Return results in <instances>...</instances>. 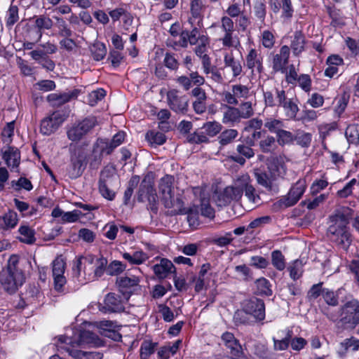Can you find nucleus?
Wrapping results in <instances>:
<instances>
[{"mask_svg":"<svg viewBox=\"0 0 359 359\" xmlns=\"http://www.w3.org/2000/svg\"><path fill=\"white\" fill-rule=\"evenodd\" d=\"M322 296L328 305L335 306L339 303L338 297L332 290L323 289L322 291Z\"/></svg>","mask_w":359,"mask_h":359,"instance_id":"59","label":"nucleus"},{"mask_svg":"<svg viewBox=\"0 0 359 359\" xmlns=\"http://www.w3.org/2000/svg\"><path fill=\"white\" fill-rule=\"evenodd\" d=\"M34 26L38 29V37L36 42L39 41L42 37L44 30L50 29L53 26V20L47 15H41L33 18Z\"/></svg>","mask_w":359,"mask_h":359,"instance_id":"27","label":"nucleus"},{"mask_svg":"<svg viewBox=\"0 0 359 359\" xmlns=\"http://www.w3.org/2000/svg\"><path fill=\"white\" fill-rule=\"evenodd\" d=\"M165 66L170 70H177L179 68L180 63L175 58V55L171 53H166L163 60Z\"/></svg>","mask_w":359,"mask_h":359,"instance_id":"58","label":"nucleus"},{"mask_svg":"<svg viewBox=\"0 0 359 359\" xmlns=\"http://www.w3.org/2000/svg\"><path fill=\"white\" fill-rule=\"evenodd\" d=\"M2 158L8 167L17 168L20 164V152L16 148L8 147L3 152Z\"/></svg>","mask_w":359,"mask_h":359,"instance_id":"29","label":"nucleus"},{"mask_svg":"<svg viewBox=\"0 0 359 359\" xmlns=\"http://www.w3.org/2000/svg\"><path fill=\"white\" fill-rule=\"evenodd\" d=\"M252 146L254 145L245 142L244 137L236 145V151L238 155H232L230 156V158L239 165H243L246 162V159H250L255 156V151L252 148Z\"/></svg>","mask_w":359,"mask_h":359,"instance_id":"14","label":"nucleus"},{"mask_svg":"<svg viewBox=\"0 0 359 359\" xmlns=\"http://www.w3.org/2000/svg\"><path fill=\"white\" fill-rule=\"evenodd\" d=\"M241 118L238 109L234 107H228V109L224 112L223 116V122L230 123L236 122Z\"/></svg>","mask_w":359,"mask_h":359,"instance_id":"49","label":"nucleus"},{"mask_svg":"<svg viewBox=\"0 0 359 359\" xmlns=\"http://www.w3.org/2000/svg\"><path fill=\"white\" fill-rule=\"evenodd\" d=\"M276 141L280 146L290 144L293 141V135L292 134V133H290V131L285 130L283 129H281L276 134Z\"/></svg>","mask_w":359,"mask_h":359,"instance_id":"52","label":"nucleus"},{"mask_svg":"<svg viewBox=\"0 0 359 359\" xmlns=\"http://www.w3.org/2000/svg\"><path fill=\"white\" fill-rule=\"evenodd\" d=\"M257 291L261 294L270 296L272 294L271 285L268 280L264 278H259L255 282Z\"/></svg>","mask_w":359,"mask_h":359,"instance_id":"47","label":"nucleus"},{"mask_svg":"<svg viewBox=\"0 0 359 359\" xmlns=\"http://www.w3.org/2000/svg\"><path fill=\"white\" fill-rule=\"evenodd\" d=\"M278 107H282L285 111V116L288 119H296L297 114L299 111V107L293 98H288L286 94L282 98L278 104Z\"/></svg>","mask_w":359,"mask_h":359,"instance_id":"21","label":"nucleus"},{"mask_svg":"<svg viewBox=\"0 0 359 359\" xmlns=\"http://www.w3.org/2000/svg\"><path fill=\"white\" fill-rule=\"evenodd\" d=\"M90 52L94 60L100 61L106 55L107 48L102 43L97 42L90 47Z\"/></svg>","mask_w":359,"mask_h":359,"instance_id":"41","label":"nucleus"},{"mask_svg":"<svg viewBox=\"0 0 359 359\" xmlns=\"http://www.w3.org/2000/svg\"><path fill=\"white\" fill-rule=\"evenodd\" d=\"M225 346L230 350V359H248L243 352L241 345L236 339L232 343L226 344Z\"/></svg>","mask_w":359,"mask_h":359,"instance_id":"35","label":"nucleus"},{"mask_svg":"<svg viewBox=\"0 0 359 359\" xmlns=\"http://www.w3.org/2000/svg\"><path fill=\"white\" fill-rule=\"evenodd\" d=\"M140 282L137 277H121L116 280V283L120 289H129L134 286H137Z\"/></svg>","mask_w":359,"mask_h":359,"instance_id":"43","label":"nucleus"},{"mask_svg":"<svg viewBox=\"0 0 359 359\" xmlns=\"http://www.w3.org/2000/svg\"><path fill=\"white\" fill-rule=\"evenodd\" d=\"M106 95V92L102 88L92 91L88 95V102L90 106L95 105L99 101L103 99Z\"/></svg>","mask_w":359,"mask_h":359,"instance_id":"55","label":"nucleus"},{"mask_svg":"<svg viewBox=\"0 0 359 359\" xmlns=\"http://www.w3.org/2000/svg\"><path fill=\"white\" fill-rule=\"evenodd\" d=\"M57 22L58 35L62 37H70L72 35V31L68 27L66 22L60 18H56Z\"/></svg>","mask_w":359,"mask_h":359,"instance_id":"57","label":"nucleus"},{"mask_svg":"<svg viewBox=\"0 0 359 359\" xmlns=\"http://www.w3.org/2000/svg\"><path fill=\"white\" fill-rule=\"evenodd\" d=\"M146 138L151 144H155L158 145L163 144L165 142V135L159 132H148L146 135Z\"/></svg>","mask_w":359,"mask_h":359,"instance_id":"53","label":"nucleus"},{"mask_svg":"<svg viewBox=\"0 0 359 359\" xmlns=\"http://www.w3.org/2000/svg\"><path fill=\"white\" fill-rule=\"evenodd\" d=\"M343 317L341 322L350 327L359 325V301L351 299L347 301L341 308Z\"/></svg>","mask_w":359,"mask_h":359,"instance_id":"8","label":"nucleus"},{"mask_svg":"<svg viewBox=\"0 0 359 359\" xmlns=\"http://www.w3.org/2000/svg\"><path fill=\"white\" fill-rule=\"evenodd\" d=\"M255 176L257 183L266 188L269 191H277L278 187L273 183L276 179L271 175L262 171L255 172Z\"/></svg>","mask_w":359,"mask_h":359,"instance_id":"25","label":"nucleus"},{"mask_svg":"<svg viewBox=\"0 0 359 359\" xmlns=\"http://www.w3.org/2000/svg\"><path fill=\"white\" fill-rule=\"evenodd\" d=\"M285 93L284 90L278 88L275 89L274 93L269 90L264 92L266 105L271 107H277Z\"/></svg>","mask_w":359,"mask_h":359,"instance_id":"30","label":"nucleus"},{"mask_svg":"<svg viewBox=\"0 0 359 359\" xmlns=\"http://www.w3.org/2000/svg\"><path fill=\"white\" fill-rule=\"evenodd\" d=\"M124 304L121 296L109 293L104 299V306L102 310L104 312H121L124 311Z\"/></svg>","mask_w":359,"mask_h":359,"instance_id":"16","label":"nucleus"},{"mask_svg":"<svg viewBox=\"0 0 359 359\" xmlns=\"http://www.w3.org/2000/svg\"><path fill=\"white\" fill-rule=\"evenodd\" d=\"M65 262L62 257H57L52 265V273L54 280L55 289L60 291L66 284V278L64 276L65 271Z\"/></svg>","mask_w":359,"mask_h":359,"instance_id":"13","label":"nucleus"},{"mask_svg":"<svg viewBox=\"0 0 359 359\" xmlns=\"http://www.w3.org/2000/svg\"><path fill=\"white\" fill-rule=\"evenodd\" d=\"M140 182V177L137 175L133 176L129 182L128 187L124 193V203L127 205L133 194V191L135 187L137 186Z\"/></svg>","mask_w":359,"mask_h":359,"instance_id":"45","label":"nucleus"},{"mask_svg":"<svg viewBox=\"0 0 359 359\" xmlns=\"http://www.w3.org/2000/svg\"><path fill=\"white\" fill-rule=\"evenodd\" d=\"M252 186V180L249 175L243 174L239 175L234 180L231 186L224 189L220 200L223 201L224 205L229 204L232 201H239L243 194Z\"/></svg>","mask_w":359,"mask_h":359,"instance_id":"4","label":"nucleus"},{"mask_svg":"<svg viewBox=\"0 0 359 359\" xmlns=\"http://www.w3.org/2000/svg\"><path fill=\"white\" fill-rule=\"evenodd\" d=\"M326 9L330 18L332 19L331 26L341 27L345 25L344 19L340 10L330 6H327Z\"/></svg>","mask_w":359,"mask_h":359,"instance_id":"32","label":"nucleus"},{"mask_svg":"<svg viewBox=\"0 0 359 359\" xmlns=\"http://www.w3.org/2000/svg\"><path fill=\"white\" fill-rule=\"evenodd\" d=\"M290 338H292L291 332H288L287 336L280 340L273 338V349L275 351H285L290 345Z\"/></svg>","mask_w":359,"mask_h":359,"instance_id":"51","label":"nucleus"},{"mask_svg":"<svg viewBox=\"0 0 359 359\" xmlns=\"http://www.w3.org/2000/svg\"><path fill=\"white\" fill-rule=\"evenodd\" d=\"M271 262L273 266L278 271H283L285 268V258L280 250L272 252Z\"/></svg>","mask_w":359,"mask_h":359,"instance_id":"44","label":"nucleus"},{"mask_svg":"<svg viewBox=\"0 0 359 359\" xmlns=\"http://www.w3.org/2000/svg\"><path fill=\"white\" fill-rule=\"evenodd\" d=\"M238 109L241 118L247 119L254 114L252 103L250 102L242 103Z\"/></svg>","mask_w":359,"mask_h":359,"instance_id":"54","label":"nucleus"},{"mask_svg":"<svg viewBox=\"0 0 359 359\" xmlns=\"http://www.w3.org/2000/svg\"><path fill=\"white\" fill-rule=\"evenodd\" d=\"M306 187L304 180H298L290 189L288 194L278 201L275 205L280 208H286L295 205L304 193Z\"/></svg>","mask_w":359,"mask_h":359,"instance_id":"7","label":"nucleus"},{"mask_svg":"<svg viewBox=\"0 0 359 359\" xmlns=\"http://www.w3.org/2000/svg\"><path fill=\"white\" fill-rule=\"evenodd\" d=\"M290 50L289 46H281L279 53L275 54L273 57V69L275 72H285L286 65L289 61Z\"/></svg>","mask_w":359,"mask_h":359,"instance_id":"17","label":"nucleus"},{"mask_svg":"<svg viewBox=\"0 0 359 359\" xmlns=\"http://www.w3.org/2000/svg\"><path fill=\"white\" fill-rule=\"evenodd\" d=\"M18 231L21 236L19 237L21 242L27 244H32L35 242L34 231L29 226H21Z\"/></svg>","mask_w":359,"mask_h":359,"instance_id":"38","label":"nucleus"},{"mask_svg":"<svg viewBox=\"0 0 359 359\" xmlns=\"http://www.w3.org/2000/svg\"><path fill=\"white\" fill-rule=\"evenodd\" d=\"M345 135L350 143L359 144V131L355 126H348L345 131Z\"/></svg>","mask_w":359,"mask_h":359,"instance_id":"48","label":"nucleus"},{"mask_svg":"<svg viewBox=\"0 0 359 359\" xmlns=\"http://www.w3.org/2000/svg\"><path fill=\"white\" fill-rule=\"evenodd\" d=\"M65 119L66 116L62 111H53L50 115L41 121V133L45 135L53 134L60 128Z\"/></svg>","mask_w":359,"mask_h":359,"instance_id":"9","label":"nucleus"},{"mask_svg":"<svg viewBox=\"0 0 359 359\" xmlns=\"http://www.w3.org/2000/svg\"><path fill=\"white\" fill-rule=\"evenodd\" d=\"M205 6L202 0H191L190 11L193 18H201L205 11Z\"/></svg>","mask_w":359,"mask_h":359,"instance_id":"42","label":"nucleus"},{"mask_svg":"<svg viewBox=\"0 0 359 359\" xmlns=\"http://www.w3.org/2000/svg\"><path fill=\"white\" fill-rule=\"evenodd\" d=\"M210 269V264H204L201 266V270L198 273V277L194 278L193 281L196 282L195 290L196 292L201 291L205 286V276L207 272Z\"/></svg>","mask_w":359,"mask_h":359,"instance_id":"37","label":"nucleus"},{"mask_svg":"<svg viewBox=\"0 0 359 359\" xmlns=\"http://www.w3.org/2000/svg\"><path fill=\"white\" fill-rule=\"evenodd\" d=\"M258 145L260 151L264 154H271L274 152L277 148L276 138L269 135L261 139Z\"/></svg>","mask_w":359,"mask_h":359,"instance_id":"31","label":"nucleus"},{"mask_svg":"<svg viewBox=\"0 0 359 359\" xmlns=\"http://www.w3.org/2000/svg\"><path fill=\"white\" fill-rule=\"evenodd\" d=\"M156 346V343H152L149 341H144L140 348L142 359H147L148 357L154 352Z\"/></svg>","mask_w":359,"mask_h":359,"instance_id":"56","label":"nucleus"},{"mask_svg":"<svg viewBox=\"0 0 359 359\" xmlns=\"http://www.w3.org/2000/svg\"><path fill=\"white\" fill-rule=\"evenodd\" d=\"M263 57L255 49H251L246 56V65L248 69L254 72L256 69L259 73L263 71Z\"/></svg>","mask_w":359,"mask_h":359,"instance_id":"26","label":"nucleus"},{"mask_svg":"<svg viewBox=\"0 0 359 359\" xmlns=\"http://www.w3.org/2000/svg\"><path fill=\"white\" fill-rule=\"evenodd\" d=\"M97 125H98L97 119L93 116L75 122L67 127V138L72 142H78Z\"/></svg>","mask_w":359,"mask_h":359,"instance_id":"5","label":"nucleus"},{"mask_svg":"<svg viewBox=\"0 0 359 359\" xmlns=\"http://www.w3.org/2000/svg\"><path fill=\"white\" fill-rule=\"evenodd\" d=\"M123 257L131 264H141L148 259V256L142 251H135L133 254L124 252Z\"/></svg>","mask_w":359,"mask_h":359,"instance_id":"36","label":"nucleus"},{"mask_svg":"<svg viewBox=\"0 0 359 359\" xmlns=\"http://www.w3.org/2000/svg\"><path fill=\"white\" fill-rule=\"evenodd\" d=\"M125 266L121 262L113 261L107 268V273L110 276H116L123 272Z\"/></svg>","mask_w":359,"mask_h":359,"instance_id":"61","label":"nucleus"},{"mask_svg":"<svg viewBox=\"0 0 359 359\" xmlns=\"http://www.w3.org/2000/svg\"><path fill=\"white\" fill-rule=\"evenodd\" d=\"M270 173L276 180L277 177L283 178L286 174V166L281 156H276L272 158L269 165Z\"/></svg>","mask_w":359,"mask_h":359,"instance_id":"24","label":"nucleus"},{"mask_svg":"<svg viewBox=\"0 0 359 359\" xmlns=\"http://www.w3.org/2000/svg\"><path fill=\"white\" fill-rule=\"evenodd\" d=\"M104 230L106 231L104 233L105 237L113 241L116 237L118 228L114 223L111 222L107 224L104 227Z\"/></svg>","mask_w":359,"mask_h":359,"instance_id":"64","label":"nucleus"},{"mask_svg":"<svg viewBox=\"0 0 359 359\" xmlns=\"http://www.w3.org/2000/svg\"><path fill=\"white\" fill-rule=\"evenodd\" d=\"M337 128L336 123H332L330 124H325L319 126L320 137L323 142L325 141L327 137L330 135V133L335 130Z\"/></svg>","mask_w":359,"mask_h":359,"instance_id":"63","label":"nucleus"},{"mask_svg":"<svg viewBox=\"0 0 359 359\" xmlns=\"http://www.w3.org/2000/svg\"><path fill=\"white\" fill-rule=\"evenodd\" d=\"M243 309L255 318V321L263 320L265 318V305L262 299L252 297L243 303Z\"/></svg>","mask_w":359,"mask_h":359,"instance_id":"11","label":"nucleus"},{"mask_svg":"<svg viewBox=\"0 0 359 359\" xmlns=\"http://www.w3.org/2000/svg\"><path fill=\"white\" fill-rule=\"evenodd\" d=\"M93 147L98 150L102 156L111 154L115 149L109 140L106 138H98L93 144Z\"/></svg>","mask_w":359,"mask_h":359,"instance_id":"34","label":"nucleus"},{"mask_svg":"<svg viewBox=\"0 0 359 359\" xmlns=\"http://www.w3.org/2000/svg\"><path fill=\"white\" fill-rule=\"evenodd\" d=\"M19 20L18 8L17 6L11 5L7 12L6 25L12 26Z\"/></svg>","mask_w":359,"mask_h":359,"instance_id":"60","label":"nucleus"},{"mask_svg":"<svg viewBox=\"0 0 359 359\" xmlns=\"http://www.w3.org/2000/svg\"><path fill=\"white\" fill-rule=\"evenodd\" d=\"M167 99L170 108L175 112L183 114L187 112L189 100L187 96H179L176 90H170L167 93Z\"/></svg>","mask_w":359,"mask_h":359,"instance_id":"12","label":"nucleus"},{"mask_svg":"<svg viewBox=\"0 0 359 359\" xmlns=\"http://www.w3.org/2000/svg\"><path fill=\"white\" fill-rule=\"evenodd\" d=\"M86 157L79 154L71 158V163L67 169L69 178L76 179L80 177L86 168Z\"/></svg>","mask_w":359,"mask_h":359,"instance_id":"18","label":"nucleus"},{"mask_svg":"<svg viewBox=\"0 0 359 359\" xmlns=\"http://www.w3.org/2000/svg\"><path fill=\"white\" fill-rule=\"evenodd\" d=\"M173 177L170 175H166L161 178L159 183V193L161 195V201L168 209H172L171 212L174 215L182 214L186 212L182 210L183 202L173 194Z\"/></svg>","mask_w":359,"mask_h":359,"instance_id":"3","label":"nucleus"},{"mask_svg":"<svg viewBox=\"0 0 359 359\" xmlns=\"http://www.w3.org/2000/svg\"><path fill=\"white\" fill-rule=\"evenodd\" d=\"M238 131L235 129L225 130L218 137L219 142L222 146L230 144L238 136Z\"/></svg>","mask_w":359,"mask_h":359,"instance_id":"39","label":"nucleus"},{"mask_svg":"<svg viewBox=\"0 0 359 359\" xmlns=\"http://www.w3.org/2000/svg\"><path fill=\"white\" fill-rule=\"evenodd\" d=\"M264 127L271 133L277 134L281 129H283V123L280 120L269 118L265 120Z\"/></svg>","mask_w":359,"mask_h":359,"instance_id":"46","label":"nucleus"},{"mask_svg":"<svg viewBox=\"0 0 359 359\" xmlns=\"http://www.w3.org/2000/svg\"><path fill=\"white\" fill-rule=\"evenodd\" d=\"M225 68H229L234 78L240 76L243 72L242 60L236 59L232 53H226L224 56Z\"/></svg>","mask_w":359,"mask_h":359,"instance_id":"23","label":"nucleus"},{"mask_svg":"<svg viewBox=\"0 0 359 359\" xmlns=\"http://www.w3.org/2000/svg\"><path fill=\"white\" fill-rule=\"evenodd\" d=\"M175 266L167 259H162L159 264L153 266V271L159 279H163L175 273Z\"/></svg>","mask_w":359,"mask_h":359,"instance_id":"22","label":"nucleus"},{"mask_svg":"<svg viewBox=\"0 0 359 359\" xmlns=\"http://www.w3.org/2000/svg\"><path fill=\"white\" fill-rule=\"evenodd\" d=\"M149 202L150 208L153 212L157 211V194L154 188V183L149 177H144L142 181L137 194V201L139 202H144L145 201Z\"/></svg>","mask_w":359,"mask_h":359,"instance_id":"6","label":"nucleus"},{"mask_svg":"<svg viewBox=\"0 0 359 359\" xmlns=\"http://www.w3.org/2000/svg\"><path fill=\"white\" fill-rule=\"evenodd\" d=\"M69 355L75 359H95V356H99L100 353L95 354L93 353L84 352L79 350H69L65 348Z\"/></svg>","mask_w":359,"mask_h":359,"instance_id":"50","label":"nucleus"},{"mask_svg":"<svg viewBox=\"0 0 359 359\" xmlns=\"http://www.w3.org/2000/svg\"><path fill=\"white\" fill-rule=\"evenodd\" d=\"M79 93L80 90L79 89H74L73 90L65 93H51L48 95L47 100L51 106L57 107L69 102L72 100L76 99Z\"/></svg>","mask_w":359,"mask_h":359,"instance_id":"15","label":"nucleus"},{"mask_svg":"<svg viewBox=\"0 0 359 359\" xmlns=\"http://www.w3.org/2000/svg\"><path fill=\"white\" fill-rule=\"evenodd\" d=\"M102 155L93 147V154L90 158L89 165L92 169H97L102 163Z\"/></svg>","mask_w":359,"mask_h":359,"instance_id":"62","label":"nucleus"},{"mask_svg":"<svg viewBox=\"0 0 359 359\" xmlns=\"http://www.w3.org/2000/svg\"><path fill=\"white\" fill-rule=\"evenodd\" d=\"M222 30L224 32L223 37L221 39L224 46L237 48L240 46L238 39L233 36L234 22L231 18L227 16H223L221 18Z\"/></svg>","mask_w":359,"mask_h":359,"instance_id":"10","label":"nucleus"},{"mask_svg":"<svg viewBox=\"0 0 359 359\" xmlns=\"http://www.w3.org/2000/svg\"><path fill=\"white\" fill-rule=\"evenodd\" d=\"M84 273H86V270L87 266H91L95 264V269L94 270V276L93 278L100 277L104 271L106 265L107 264V261L104 258H97L93 255H87L84 257Z\"/></svg>","mask_w":359,"mask_h":359,"instance_id":"20","label":"nucleus"},{"mask_svg":"<svg viewBox=\"0 0 359 359\" xmlns=\"http://www.w3.org/2000/svg\"><path fill=\"white\" fill-rule=\"evenodd\" d=\"M105 184L110 187H118L120 181L116 176L115 169L112 167H104L100 172L99 185Z\"/></svg>","mask_w":359,"mask_h":359,"instance_id":"19","label":"nucleus"},{"mask_svg":"<svg viewBox=\"0 0 359 359\" xmlns=\"http://www.w3.org/2000/svg\"><path fill=\"white\" fill-rule=\"evenodd\" d=\"M19 260L17 256L10 257L8 265L0 272V283L5 291L15 293L25 282V275L18 267Z\"/></svg>","mask_w":359,"mask_h":359,"instance_id":"1","label":"nucleus"},{"mask_svg":"<svg viewBox=\"0 0 359 359\" xmlns=\"http://www.w3.org/2000/svg\"><path fill=\"white\" fill-rule=\"evenodd\" d=\"M306 41L304 34L301 31H295L291 41L290 48L294 56H299L305 50Z\"/></svg>","mask_w":359,"mask_h":359,"instance_id":"28","label":"nucleus"},{"mask_svg":"<svg viewBox=\"0 0 359 359\" xmlns=\"http://www.w3.org/2000/svg\"><path fill=\"white\" fill-rule=\"evenodd\" d=\"M18 222L17 213L13 210H9L2 217H0V227L3 229L14 228Z\"/></svg>","mask_w":359,"mask_h":359,"instance_id":"33","label":"nucleus"},{"mask_svg":"<svg viewBox=\"0 0 359 359\" xmlns=\"http://www.w3.org/2000/svg\"><path fill=\"white\" fill-rule=\"evenodd\" d=\"M222 125L217 121H209L205 123L202 129L204 133L210 137H215L222 130Z\"/></svg>","mask_w":359,"mask_h":359,"instance_id":"40","label":"nucleus"},{"mask_svg":"<svg viewBox=\"0 0 359 359\" xmlns=\"http://www.w3.org/2000/svg\"><path fill=\"white\" fill-rule=\"evenodd\" d=\"M331 224L329 226L327 233L330 238L340 245L343 248H347L351 243V233L348 229V220L347 217L338 212L330 217Z\"/></svg>","mask_w":359,"mask_h":359,"instance_id":"2","label":"nucleus"}]
</instances>
